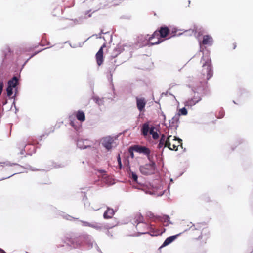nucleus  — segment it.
<instances>
[{
    "mask_svg": "<svg viewBox=\"0 0 253 253\" xmlns=\"http://www.w3.org/2000/svg\"><path fill=\"white\" fill-rule=\"evenodd\" d=\"M69 118L70 119V124L74 127H75V125H74V123L73 122V121L72 120V118H73V117L72 116H70L69 117Z\"/></svg>",
    "mask_w": 253,
    "mask_h": 253,
    "instance_id": "nucleus-35",
    "label": "nucleus"
},
{
    "mask_svg": "<svg viewBox=\"0 0 253 253\" xmlns=\"http://www.w3.org/2000/svg\"><path fill=\"white\" fill-rule=\"evenodd\" d=\"M146 216L149 218L151 219L154 221L158 219V216H155L154 214L151 211L147 212L146 213Z\"/></svg>",
    "mask_w": 253,
    "mask_h": 253,
    "instance_id": "nucleus-24",
    "label": "nucleus"
},
{
    "mask_svg": "<svg viewBox=\"0 0 253 253\" xmlns=\"http://www.w3.org/2000/svg\"><path fill=\"white\" fill-rule=\"evenodd\" d=\"M106 47L105 43H104L103 45L99 49V51L96 54L95 57L96 60L97 64L98 66H100L103 62V48Z\"/></svg>",
    "mask_w": 253,
    "mask_h": 253,
    "instance_id": "nucleus-11",
    "label": "nucleus"
},
{
    "mask_svg": "<svg viewBox=\"0 0 253 253\" xmlns=\"http://www.w3.org/2000/svg\"><path fill=\"white\" fill-rule=\"evenodd\" d=\"M170 33V29L167 26H162L156 30L149 38L148 41L151 45L158 44L163 42Z\"/></svg>",
    "mask_w": 253,
    "mask_h": 253,
    "instance_id": "nucleus-3",
    "label": "nucleus"
},
{
    "mask_svg": "<svg viewBox=\"0 0 253 253\" xmlns=\"http://www.w3.org/2000/svg\"><path fill=\"white\" fill-rule=\"evenodd\" d=\"M191 238L195 240L204 238V243H206L207 240L210 237L209 230L202 223H197L191 227L189 229Z\"/></svg>",
    "mask_w": 253,
    "mask_h": 253,
    "instance_id": "nucleus-1",
    "label": "nucleus"
},
{
    "mask_svg": "<svg viewBox=\"0 0 253 253\" xmlns=\"http://www.w3.org/2000/svg\"><path fill=\"white\" fill-rule=\"evenodd\" d=\"M91 227L96 229H98L100 228V227L99 226H98L96 225H93V224H91Z\"/></svg>",
    "mask_w": 253,
    "mask_h": 253,
    "instance_id": "nucleus-38",
    "label": "nucleus"
},
{
    "mask_svg": "<svg viewBox=\"0 0 253 253\" xmlns=\"http://www.w3.org/2000/svg\"><path fill=\"white\" fill-rule=\"evenodd\" d=\"M224 115V112L223 111H220L219 112V115L217 116L218 118H223Z\"/></svg>",
    "mask_w": 253,
    "mask_h": 253,
    "instance_id": "nucleus-34",
    "label": "nucleus"
},
{
    "mask_svg": "<svg viewBox=\"0 0 253 253\" xmlns=\"http://www.w3.org/2000/svg\"><path fill=\"white\" fill-rule=\"evenodd\" d=\"M133 148L134 151L143 154L145 155H149V154H150L151 153V150L150 149L145 146L135 145L133 146Z\"/></svg>",
    "mask_w": 253,
    "mask_h": 253,
    "instance_id": "nucleus-10",
    "label": "nucleus"
},
{
    "mask_svg": "<svg viewBox=\"0 0 253 253\" xmlns=\"http://www.w3.org/2000/svg\"><path fill=\"white\" fill-rule=\"evenodd\" d=\"M155 129V127L153 126H151V128L150 129L149 131V133L150 134L152 135V134H153L155 132V131H154Z\"/></svg>",
    "mask_w": 253,
    "mask_h": 253,
    "instance_id": "nucleus-32",
    "label": "nucleus"
},
{
    "mask_svg": "<svg viewBox=\"0 0 253 253\" xmlns=\"http://www.w3.org/2000/svg\"><path fill=\"white\" fill-rule=\"evenodd\" d=\"M38 53H39V52H37L35 53L34 54H33V55H32V56L29 58V59H30V58H31V57H33L34 55H36V54H37Z\"/></svg>",
    "mask_w": 253,
    "mask_h": 253,
    "instance_id": "nucleus-44",
    "label": "nucleus"
},
{
    "mask_svg": "<svg viewBox=\"0 0 253 253\" xmlns=\"http://www.w3.org/2000/svg\"><path fill=\"white\" fill-rule=\"evenodd\" d=\"M82 222L84 223V225L91 227V224L85 221H82Z\"/></svg>",
    "mask_w": 253,
    "mask_h": 253,
    "instance_id": "nucleus-36",
    "label": "nucleus"
},
{
    "mask_svg": "<svg viewBox=\"0 0 253 253\" xmlns=\"http://www.w3.org/2000/svg\"><path fill=\"white\" fill-rule=\"evenodd\" d=\"M13 87H9L8 86L6 91H7V94L8 96H11L13 93Z\"/></svg>",
    "mask_w": 253,
    "mask_h": 253,
    "instance_id": "nucleus-27",
    "label": "nucleus"
},
{
    "mask_svg": "<svg viewBox=\"0 0 253 253\" xmlns=\"http://www.w3.org/2000/svg\"><path fill=\"white\" fill-rule=\"evenodd\" d=\"M136 221L138 222V224H140L143 222V217L140 214H137L135 217Z\"/></svg>",
    "mask_w": 253,
    "mask_h": 253,
    "instance_id": "nucleus-26",
    "label": "nucleus"
},
{
    "mask_svg": "<svg viewBox=\"0 0 253 253\" xmlns=\"http://www.w3.org/2000/svg\"><path fill=\"white\" fill-rule=\"evenodd\" d=\"M178 236V235H174V236H170L168 238H167L165 240V241L164 242V243H163L162 245L161 246V248L162 247H165L167 245H168L169 244H170L171 242H172L175 239H176V238Z\"/></svg>",
    "mask_w": 253,
    "mask_h": 253,
    "instance_id": "nucleus-17",
    "label": "nucleus"
},
{
    "mask_svg": "<svg viewBox=\"0 0 253 253\" xmlns=\"http://www.w3.org/2000/svg\"><path fill=\"white\" fill-rule=\"evenodd\" d=\"M237 47V45H236V43L235 42L234 43H233L232 44H231V48L232 49H235Z\"/></svg>",
    "mask_w": 253,
    "mask_h": 253,
    "instance_id": "nucleus-39",
    "label": "nucleus"
},
{
    "mask_svg": "<svg viewBox=\"0 0 253 253\" xmlns=\"http://www.w3.org/2000/svg\"><path fill=\"white\" fill-rule=\"evenodd\" d=\"M202 74L203 77H206V80H209L213 75V72L211 66V61L207 60L205 63L203 64Z\"/></svg>",
    "mask_w": 253,
    "mask_h": 253,
    "instance_id": "nucleus-6",
    "label": "nucleus"
},
{
    "mask_svg": "<svg viewBox=\"0 0 253 253\" xmlns=\"http://www.w3.org/2000/svg\"><path fill=\"white\" fill-rule=\"evenodd\" d=\"M150 128L151 126H150L149 122L144 123L142 125V126L141 129L142 135L144 137H146L149 134V131Z\"/></svg>",
    "mask_w": 253,
    "mask_h": 253,
    "instance_id": "nucleus-14",
    "label": "nucleus"
},
{
    "mask_svg": "<svg viewBox=\"0 0 253 253\" xmlns=\"http://www.w3.org/2000/svg\"><path fill=\"white\" fill-rule=\"evenodd\" d=\"M3 88V83L2 81L0 82V95H1Z\"/></svg>",
    "mask_w": 253,
    "mask_h": 253,
    "instance_id": "nucleus-33",
    "label": "nucleus"
},
{
    "mask_svg": "<svg viewBox=\"0 0 253 253\" xmlns=\"http://www.w3.org/2000/svg\"><path fill=\"white\" fill-rule=\"evenodd\" d=\"M99 171L101 173H104L106 172V171L104 170H100Z\"/></svg>",
    "mask_w": 253,
    "mask_h": 253,
    "instance_id": "nucleus-42",
    "label": "nucleus"
},
{
    "mask_svg": "<svg viewBox=\"0 0 253 253\" xmlns=\"http://www.w3.org/2000/svg\"><path fill=\"white\" fill-rule=\"evenodd\" d=\"M75 116L77 119L81 122H84L85 120V114L82 110H78L76 112Z\"/></svg>",
    "mask_w": 253,
    "mask_h": 253,
    "instance_id": "nucleus-16",
    "label": "nucleus"
},
{
    "mask_svg": "<svg viewBox=\"0 0 253 253\" xmlns=\"http://www.w3.org/2000/svg\"><path fill=\"white\" fill-rule=\"evenodd\" d=\"M200 100H201V98L199 97H194L193 98L189 99L186 101V105L192 106L196 104L197 103H198Z\"/></svg>",
    "mask_w": 253,
    "mask_h": 253,
    "instance_id": "nucleus-18",
    "label": "nucleus"
},
{
    "mask_svg": "<svg viewBox=\"0 0 253 253\" xmlns=\"http://www.w3.org/2000/svg\"><path fill=\"white\" fill-rule=\"evenodd\" d=\"M141 173L144 175H151L155 173L156 170V164L154 162H152L149 164H146L144 166H141L139 168Z\"/></svg>",
    "mask_w": 253,
    "mask_h": 253,
    "instance_id": "nucleus-5",
    "label": "nucleus"
},
{
    "mask_svg": "<svg viewBox=\"0 0 253 253\" xmlns=\"http://www.w3.org/2000/svg\"><path fill=\"white\" fill-rule=\"evenodd\" d=\"M128 174L129 177L131 178L134 182L137 181L138 176L136 173L129 169V171H128Z\"/></svg>",
    "mask_w": 253,
    "mask_h": 253,
    "instance_id": "nucleus-23",
    "label": "nucleus"
},
{
    "mask_svg": "<svg viewBox=\"0 0 253 253\" xmlns=\"http://www.w3.org/2000/svg\"><path fill=\"white\" fill-rule=\"evenodd\" d=\"M136 106L138 110L140 112L144 111L145 110V107L146 104V100L143 97H138L136 98Z\"/></svg>",
    "mask_w": 253,
    "mask_h": 253,
    "instance_id": "nucleus-13",
    "label": "nucleus"
},
{
    "mask_svg": "<svg viewBox=\"0 0 253 253\" xmlns=\"http://www.w3.org/2000/svg\"><path fill=\"white\" fill-rule=\"evenodd\" d=\"M115 213V211L113 209L108 208L103 214V217L105 219L111 218Z\"/></svg>",
    "mask_w": 253,
    "mask_h": 253,
    "instance_id": "nucleus-15",
    "label": "nucleus"
},
{
    "mask_svg": "<svg viewBox=\"0 0 253 253\" xmlns=\"http://www.w3.org/2000/svg\"><path fill=\"white\" fill-rule=\"evenodd\" d=\"M106 234H107L108 236H112V235L110 234V232L109 230H107Z\"/></svg>",
    "mask_w": 253,
    "mask_h": 253,
    "instance_id": "nucleus-41",
    "label": "nucleus"
},
{
    "mask_svg": "<svg viewBox=\"0 0 253 253\" xmlns=\"http://www.w3.org/2000/svg\"><path fill=\"white\" fill-rule=\"evenodd\" d=\"M152 138L154 140H157L159 137V135L158 133L157 132H155L153 134H152Z\"/></svg>",
    "mask_w": 253,
    "mask_h": 253,
    "instance_id": "nucleus-31",
    "label": "nucleus"
},
{
    "mask_svg": "<svg viewBox=\"0 0 253 253\" xmlns=\"http://www.w3.org/2000/svg\"><path fill=\"white\" fill-rule=\"evenodd\" d=\"M170 143L171 144V149H169L170 150L177 151L178 147L180 146L181 147H182V140L179 138H177L175 136H172V138H170Z\"/></svg>",
    "mask_w": 253,
    "mask_h": 253,
    "instance_id": "nucleus-8",
    "label": "nucleus"
},
{
    "mask_svg": "<svg viewBox=\"0 0 253 253\" xmlns=\"http://www.w3.org/2000/svg\"><path fill=\"white\" fill-rule=\"evenodd\" d=\"M169 216L163 215L162 216H158L157 220L165 224V225H168L169 224Z\"/></svg>",
    "mask_w": 253,
    "mask_h": 253,
    "instance_id": "nucleus-19",
    "label": "nucleus"
},
{
    "mask_svg": "<svg viewBox=\"0 0 253 253\" xmlns=\"http://www.w3.org/2000/svg\"><path fill=\"white\" fill-rule=\"evenodd\" d=\"M0 253H6L4 250L0 249Z\"/></svg>",
    "mask_w": 253,
    "mask_h": 253,
    "instance_id": "nucleus-43",
    "label": "nucleus"
},
{
    "mask_svg": "<svg viewBox=\"0 0 253 253\" xmlns=\"http://www.w3.org/2000/svg\"><path fill=\"white\" fill-rule=\"evenodd\" d=\"M213 40L212 37L209 35H206L203 36V40L199 42L200 45L211 46L212 44Z\"/></svg>",
    "mask_w": 253,
    "mask_h": 253,
    "instance_id": "nucleus-12",
    "label": "nucleus"
},
{
    "mask_svg": "<svg viewBox=\"0 0 253 253\" xmlns=\"http://www.w3.org/2000/svg\"><path fill=\"white\" fill-rule=\"evenodd\" d=\"M122 51L121 46H117L114 49L113 53L111 54V57L112 58H115Z\"/></svg>",
    "mask_w": 253,
    "mask_h": 253,
    "instance_id": "nucleus-21",
    "label": "nucleus"
},
{
    "mask_svg": "<svg viewBox=\"0 0 253 253\" xmlns=\"http://www.w3.org/2000/svg\"><path fill=\"white\" fill-rule=\"evenodd\" d=\"M89 145V146L90 145V142L89 141L87 140H84V145Z\"/></svg>",
    "mask_w": 253,
    "mask_h": 253,
    "instance_id": "nucleus-40",
    "label": "nucleus"
},
{
    "mask_svg": "<svg viewBox=\"0 0 253 253\" xmlns=\"http://www.w3.org/2000/svg\"><path fill=\"white\" fill-rule=\"evenodd\" d=\"M148 160L150 161V163H151L152 162H154L153 161V157L152 156L150 155V154H149V155H146Z\"/></svg>",
    "mask_w": 253,
    "mask_h": 253,
    "instance_id": "nucleus-37",
    "label": "nucleus"
},
{
    "mask_svg": "<svg viewBox=\"0 0 253 253\" xmlns=\"http://www.w3.org/2000/svg\"><path fill=\"white\" fill-rule=\"evenodd\" d=\"M84 141L83 140H79L77 141V145L78 147H79L81 149H85L88 146H89V145H84Z\"/></svg>",
    "mask_w": 253,
    "mask_h": 253,
    "instance_id": "nucleus-22",
    "label": "nucleus"
},
{
    "mask_svg": "<svg viewBox=\"0 0 253 253\" xmlns=\"http://www.w3.org/2000/svg\"><path fill=\"white\" fill-rule=\"evenodd\" d=\"M136 227L138 231L142 234L149 233L151 236H157L162 233L160 230H155L154 225L144 222L137 224Z\"/></svg>",
    "mask_w": 253,
    "mask_h": 253,
    "instance_id": "nucleus-4",
    "label": "nucleus"
},
{
    "mask_svg": "<svg viewBox=\"0 0 253 253\" xmlns=\"http://www.w3.org/2000/svg\"><path fill=\"white\" fill-rule=\"evenodd\" d=\"M176 32L177 31L175 29H173L171 31H170V33L169 34L170 37L169 38L175 36Z\"/></svg>",
    "mask_w": 253,
    "mask_h": 253,
    "instance_id": "nucleus-30",
    "label": "nucleus"
},
{
    "mask_svg": "<svg viewBox=\"0 0 253 253\" xmlns=\"http://www.w3.org/2000/svg\"><path fill=\"white\" fill-rule=\"evenodd\" d=\"M187 114V109L185 107H183L179 110L178 116H180L181 115H186Z\"/></svg>",
    "mask_w": 253,
    "mask_h": 253,
    "instance_id": "nucleus-25",
    "label": "nucleus"
},
{
    "mask_svg": "<svg viewBox=\"0 0 253 253\" xmlns=\"http://www.w3.org/2000/svg\"><path fill=\"white\" fill-rule=\"evenodd\" d=\"M128 151H129V153H130L131 157L132 158H133L134 157V153H133V151H134V149L133 148V146L130 147L129 148Z\"/></svg>",
    "mask_w": 253,
    "mask_h": 253,
    "instance_id": "nucleus-29",
    "label": "nucleus"
},
{
    "mask_svg": "<svg viewBox=\"0 0 253 253\" xmlns=\"http://www.w3.org/2000/svg\"><path fill=\"white\" fill-rule=\"evenodd\" d=\"M20 166L17 164H0V181L18 173Z\"/></svg>",
    "mask_w": 253,
    "mask_h": 253,
    "instance_id": "nucleus-2",
    "label": "nucleus"
},
{
    "mask_svg": "<svg viewBox=\"0 0 253 253\" xmlns=\"http://www.w3.org/2000/svg\"><path fill=\"white\" fill-rule=\"evenodd\" d=\"M114 142V139L110 136L104 137L102 140V146L108 151L112 149Z\"/></svg>",
    "mask_w": 253,
    "mask_h": 253,
    "instance_id": "nucleus-9",
    "label": "nucleus"
},
{
    "mask_svg": "<svg viewBox=\"0 0 253 253\" xmlns=\"http://www.w3.org/2000/svg\"><path fill=\"white\" fill-rule=\"evenodd\" d=\"M117 161L118 163L119 168L120 169H121L122 168V163H121V159L120 154H118V155L117 156Z\"/></svg>",
    "mask_w": 253,
    "mask_h": 253,
    "instance_id": "nucleus-28",
    "label": "nucleus"
},
{
    "mask_svg": "<svg viewBox=\"0 0 253 253\" xmlns=\"http://www.w3.org/2000/svg\"><path fill=\"white\" fill-rule=\"evenodd\" d=\"M18 84V79L16 77H14L8 82V86L14 88Z\"/></svg>",
    "mask_w": 253,
    "mask_h": 253,
    "instance_id": "nucleus-20",
    "label": "nucleus"
},
{
    "mask_svg": "<svg viewBox=\"0 0 253 253\" xmlns=\"http://www.w3.org/2000/svg\"><path fill=\"white\" fill-rule=\"evenodd\" d=\"M170 138H172L171 135L168 136L167 139H166L165 135L162 134L158 145V148H161L164 146V147H168L169 149H171V144L170 143Z\"/></svg>",
    "mask_w": 253,
    "mask_h": 253,
    "instance_id": "nucleus-7",
    "label": "nucleus"
}]
</instances>
